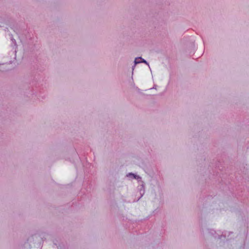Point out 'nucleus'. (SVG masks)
<instances>
[{
	"mask_svg": "<svg viewBox=\"0 0 249 249\" xmlns=\"http://www.w3.org/2000/svg\"><path fill=\"white\" fill-rule=\"evenodd\" d=\"M135 63H139V62H137V59H136V60H135Z\"/></svg>",
	"mask_w": 249,
	"mask_h": 249,
	"instance_id": "1",
	"label": "nucleus"
},
{
	"mask_svg": "<svg viewBox=\"0 0 249 249\" xmlns=\"http://www.w3.org/2000/svg\"><path fill=\"white\" fill-rule=\"evenodd\" d=\"M142 62H144V63H146V61H145V60H143Z\"/></svg>",
	"mask_w": 249,
	"mask_h": 249,
	"instance_id": "2",
	"label": "nucleus"
},
{
	"mask_svg": "<svg viewBox=\"0 0 249 249\" xmlns=\"http://www.w3.org/2000/svg\"><path fill=\"white\" fill-rule=\"evenodd\" d=\"M132 176H133L135 177V176L134 174H131Z\"/></svg>",
	"mask_w": 249,
	"mask_h": 249,
	"instance_id": "3",
	"label": "nucleus"
}]
</instances>
